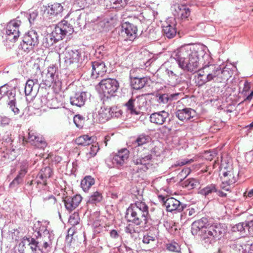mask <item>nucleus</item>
Segmentation results:
<instances>
[{
	"label": "nucleus",
	"instance_id": "f257e3e1",
	"mask_svg": "<svg viewBox=\"0 0 253 253\" xmlns=\"http://www.w3.org/2000/svg\"><path fill=\"white\" fill-rule=\"evenodd\" d=\"M205 49V47L200 44L185 45L173 51L172 56L179 68L184 71L195 73L200 69L201 57L205 60H211Z\"/></svg>",
	"mask_w": 253,
	"mask_h": 253
},
{
	"label": "nucleus",
	"instance_id": "f03ea898",
	"mask_svg": "<svg viewBox=\"0 0 253 253\" xmlns=\"http://www.w3.org/2000/svg\"><path fill=\"white\" fill-rule=\"evenodd\" d=\"M149 216L148 207L143 202L137 201L131 204L126 211V217L127 221L136 225L146 226Z\"/></svg>",
	"mask_w": 253,
	"mask_h": 253
},
{
	"label": "nucleus",
	"instance_id": "7ed1b4c3",
	"mask_svg": "<svg viewBox=\"0 0 253 253\" xmlns=\"http://www.w3.org/2000/svg\"><path fill=\"white\" fill-rule=\"evenodd\" d=\"M203 73H205L209 82L213 81L221 83L227 80L231 76V71L227 68L221 69L218 66L210 64V60H206L202 64Z\"/></svg>",
	"mask_w": 253,
	"mask_h": 253
},
{
	"label": "nucleus",
	"instance_id": "20e7f679",
	"mask_svg": "<svg viewBox=\"0 0 253 253\" xmlns=\"http://www.w3.org/2000/svg\"><path fill=\"white\" fill-rule=\"evenodd\" d=\"M226 232V228L223 225L215 224L210 225L201 235L203 244L207 247L213 244L219 240Z\"/></svg>",
	"mask_w": 253,
	"mask_h": 253
},
{
	"label": "nucleus",
	"instance_id": "39448f33",
	"mask_svg": "<svg viewBox=\"0 0 253 253\" xmlns=\"http://www.w3.org/2000/svg\"><path fill=\"white\" fill-rule=\"evenodd\" d=\"M99 90L104 96L108 98L112 96L118 89L119 84L114 79L107 78L102 80L98 84Z\"/></svg>",
	"mask_w": 253,
	"mask_h": 253
},
{
	"label": "nucleus",
	"instance_id": "423d86ee",
	"mask_svg": "<svg viewBox=\"0 0 253 253\" xmlns=\"http://www.w3.org/2000/svg\"><path fill=\"white\" fill-rule=\"evenodd\" d=\"M42 241H36L34 238H23L18 245L20 253H42L38 245Z\"/></svg>",
	"mask_w": 253,
	"mask_h": 253
},
{
	"label": "nucleus",
	"instance_id": "0eeeda50",
	"mask_svg": "<svg viewBox=\"0 0 253 253\" xmlns=\"http://www.w3.org/2000/svg\"><path fill=\"white\" fill-rule=\"evenodd\" d=\"M64 60L66 67H79L81 66L83 60L81 51L78 49H66Z\"/></svg>",
	"mask_w": 253,
	"mask_h": 253
},
{
	"label": "nucleus",
	"instance_id": "6e6552de",
	"mask_svg": "<svg viewBox=\"0 0 253 253\" xmlns=\"http://www.w3.org/2000/svg\"><path fill=\"white\" fill-rule=\"evenodd\" d=\"M74 32L73 26L65 20L58 23L51 32L57 41L62 40L66 36L71 35Z\"/></svg>",
	"mask_w": 253,
	"mask_h": 253
},
{
	"label": "nucleus",
	"instance_id": "1a4fd4ad",
	"mask_svg": "<svg viewBox=\"0 0 253 253\" xmlns=\"http://www.w3.org/2000/svg\"><path fill=\"white\" fill-rule=\"evenodd\" d=\"M39 42L38 33L34 30L29 31L25 34L21 44V48L25 52L28 53L33 50Z\"/></svg>",
	"mask_w": 253,
	"mask_h": 253
},
{
	"label": "nucleus",
	"instance_id": "9d476101",
	"mask_svg": "<svg viewBox=\"0 0 253 253\" xmlns=\"http://www.w3.org/2000/svg\"><path fill=\"white\" fill-rule=\"evenodd\" d=\"M220 168V172L222 174V179L224 180V182L232 185L235 183L237 181V176L234 173L232 166L230 163H227L225 160H223L222 157Z\"/></svg>",
	"mask_w": 253,
	"mask_h": 253
},
{
	"label": "nucleus",
	"instance_id": "9b49d317",
	"mask_svg": "<svg viewBox=\"0 0 253 253\" xmlns=\"http://www.w3.org/2000/svg\"><path fill=\"white\" fill-rule=\"evenodd\" d=\"M17 17L11 20L6 26V34L7 39L11 42H15L19 37L20 32L19 27L21 24V21Z\"/></svg>",
	"mask_w": 253,
	"mask_h": 253
},
{
	"label": "nucleus",
	"instance_id": "f8f14e48",
	"mask_svg": "<svg viewBox=\"0 0 253 253\" xmlns=\"http://www.w3.org/2000/svg\"><path fill=\"white\" fill-rule=\"evenodd\" d=\"M33 69L35 70V74L32 76V79H29L25 84V93L26 95H29L32 94L33 88L35 85H38L41 81V70L40 66L38 63H34Z\"/></svg>",
	"mask_w": 253,
	"mask_h": 253
},
{
	"label": "nucleus",
	"instance_id": "ddd939ff",
	"mask_svg": "<svg viewBox=\"0 0 253 253\" xmlns=\"http://www.w3.org/2000/svg\"><path fill=\"white\" fill-rule=\"evenodd\" d=\"M57 68L54 65L48 67L46 73L41 72V84L50 87L53 83H55L57 78Z\"/></svg>",
	"mask_w": 253,
	"mask_h": 253
},
{
	"label": "nucleus",
	"instance_id": "4468645a",
	"mask_svg": "<svg viewBox=\"0 0 253 253\" xmlns=\"http://www.w3.org/2000/svg\"><path fill=\"white\" fill-rule=\"evenodd\" d=\"M91 78L96 79L103 77L106 73L107 67L104 62L101 60H97L91 62Z\"/></svg>",
	"mask_w": 253,
	"mask_h": 253
},
{
	"label": "nucleus",
	"instance_id": "2eb2a0df",
	"mask_svg": "<svg viewBox=\"0 0 253 253\" xmlns=\"http://www.w3.org/2000/svg\"><path fill=\"white\" fill-rule=\"evenodd\" d=\"M152 155H141L134 156L133 158V163L138 166V169L140 170L146 171L152 166Z\"/></svg>",
	"mask_w": 253,
	"mask_h": 253
},
{
	"label": "nucleus",
	"instance_id": "dca6fc26",
	"mask_svg": "<svg viewBox=\"0 0 253 253\" xmlns=\"http://www.w3.org/2000/svg\"><path fill=\"white\" fill-rule=\"evenodd\" d=\"M28 131V137L27 138L24 137V140L30 143L38 148L43 149L46 146V143L43 138L39 136L33 130L29 129Z\"/></svg>",
	"mask_w": 253,
	"mask_h": 253
},
{
	"label": "nucleus",
	"instance_id": "f3484780",
	"mask_svg": "<svg viewBox=\"0 0 253 253\" xmlns=\"http://www.w3.org/2000/svg\"><path fill=\"white\" fill-rule=\"evenodd\" d=\"M176 22L173 18H169L163 25L164 35L169 39L173 38L176 35Z\"/></svg>",
	"mask_w": 253,
	"mask_h": 253
},
{
	"label": "nucleus",
	"instance_id": "a211bd4d",
	"mask_svg": "<svg viewBox=\"0 0 253 253\" xmlns=\"http://www.w3.org/2000/svg\"><path fill=\"white\" fill-rule=\"evenodd\" d=\"M129 152L126 149L124 148L115 154L112 158V163L116 167L119 168L123 166L126 163L129 157Z\"/></svg>",
	"mask_w": 253,
	"mask_h": 253
},
{
	"label": "nucleus",
	"instance_id": "6ab92c4d",
	"mask_svg": "<svg viewBox=\"0 0 253 253\" xmlns=\"http://www.w3.org/2000/svg\"><path fill=\"white\" fill-rule=\"evenodd\" d=\"M164 205L168 211L172 212L176 211L178 212L182 211L185 205L180 203L178 200L173 197H169L164 201Z\"/></svg>",
	"mask_w": 253,
	"mask_h": 253
},
{
	"label": "nucleus",
	"instance_id": "aec40b11",
	"mask_svg": "<svg viewBox=\"0 0 253 253\" xmlns=\"http://www.w3.org/2000/svg\"><path fill=\"white\" fill-rule=\"evenodd\" d=\"M82 200V197L80 195H76L73 197H66L63 201L66 209L71 212L78 207Z\"/></svg>",
	"mask_w": 253,
	"mask_h": 253
},
{
	"label": "nucleus",
	"instance_id": "412c9836",
	"mask_svg": "<svg viewBox=\"0 0 253 253\" xmlns=\"http://www.w3.org/2000/svg\"><path fill=\"white\" fill-rule=\"evenodd\" d=\"M173 14L177 18L185 19L190 14L189 9L185 5L176 4L173 6Z\"/></svg>",
	"mask_w": 253,
	"mask_h": 253
},
{
	"label": "nucleus",
	"instance_id": "4be33fe9",
	"mask_svg": "<svg viewBox=\"0 0 253 253\" xmlns=\"http://www.w3.org/2000/svg\"><path fill=\"white\" fill-rule=\"evenodd\" d=\"M122 33L129 41H133L137 36V27L132 24L126 22L122 25Z\"/></svg>",
	"mask_w": 253,
	"mask_h": 253
},
{
	"label": "nucleus",
	"instance_id": "5701e85b",
	"mask_svg": "<svg viewBox=\"0 0 253 253\" xmlns=\"http://www.w3.org/2000/svg\"><path fill=\"white\" fill-rule=\"evenodd\" d=\"M208 219L206 217H203L200 219L194 221L191 227V232L193 235H196L198 232L202 230V232L205 229L208 228L210 226Z\"/></svg>",
	"mask_w": 253,
	"mask_h": 253
},
{
	"label": "nucleus",
	"instance_id": "b1692460",
	"mask_svg": "<svg viewBox=\"0 0 253 253\" xmlns=\"http://www.w3.org/2000/svg\"><path fill=\"white\" fill-rule=\"evenodd\" d=\"M169 116L168 112L165 111H161L152 113L149 119L151 123L157 125H162L166 122Z\"/></svg>",
	"mask_w": 253,
	"mask_h": 253
},
{
	"label": "nucleus",
	"instance_id": "393cba45",
	"mask_svg": "<svg viewBox=\"0 0 253 253\" xmlns=\"http://www.w3.org/2000/svg\"><path fill=\"white\" fill-rule=\"evenodd\" d=\"M8 108L14 114L18 115L20 113V110L17 107L16 98V91L11 89L8 93V97L6 100Z\"/></svg>",
	"mask_w": 253,
	"mask_h": 253
},
{
	"label": "nucleus",
	"instance_id": "a878e982",
	"mask_svg": "<svg viewBox=\"0 0 253 253\" xmlns=\"http://www.w3.org/2000/svg\"><path fill=\"white\" fill-rule=\"evenodd\" d=\"M175 115L179 120L186 122L194 117L196 115V112L191 108H186L178 110L175 112Z\"/></svg>",
	"mask_w": 253,
	"mask_h": 253
},
{
	"label": "nucleus",
	"instance_id": "bb28decb",
	"mask_svg": "<svg viewBox=\"0 0 253 253\" xmlns=\"http://www.w3.org/2000/svg\"><path fill=\"white\" fill-rule=\"evenodd\" d=\"M34 228H35V231H37L38 236L40 237L39 239L40 240L41 238L47 237L49 239L51 237V235H53L52 232H50L47 229L45 222L44 224H42L41 222L38 221L35 224Z\"/></svg>",
	"mask_w": 253,
	"mask_h": 253
},
{
	"label": "nucleus",
	"instance_id": "cd10ccee",
	"mask_svg": "<svg viewBox=\"0 0 253 253\" xmlns=\"http://www.w3.org/2000/svg\"><path fill=\"white\" fill-rule=\"evenodd\" d=\"M52 171L50 168L45 167L42 169L36 177V182L37 184H42L44 185L46 184V180L51 177Z\"/></svg>",
	"mask_w": 253,
	"mask_h": 253
},
{
	"label": "nucleus",
	"instance_id": "c85d7f7f",
	"mask_svg": "<svg viewBox=\"0 0 253 253\" xmlns=\"http://www.w3.org/2000/svg\"><path fill=\"white\" fill-rule=\"evenodd\" d=\"M86 98L85 92H77L70 97V103L73 105L81 107L84 105Z\"/></svg>",
	"mask_w": 253,
	"mask_h": 253
},
{
	"label": "nucleus",
	"instance_id": "c756f323",
	"mask_svg": "<svg viewBox=\"0 0 253 253\" xmlns=\"http://www.w3.org/2000/svg\"><path fill=\"white\" fill-rule=\"evenodd\" d=\"M248 230L251 235H253V220L237 224L233 227L234 231L245 232Z\"/></svg>",
	"mask_w": 253,
	"mask_h": 253
},
{
	"label": "nucleus",
	"instance_id": "7c9ffc66",
	"mask_svg": "<svg viewBox=\"0 0 253 253\" xmlns=\"http://www.w3.org/2000/svg\"><path fill=\"white\" fill-rule=\"evenodd\" d=\"M47 13L48 15L52 17L61 16L62 12L63 10V7L60 3H55L48 6L46 8Z\"/></svg>",
	"mask_w": 253,
	"mask_h": 253
},
{
	"label": "nucleus",
	"instance_id": "2f4dec72",
	"mask_svg": "<svg viewBox=\"0 0 253 253\" xmlns=\"http://www.w3.org/2000/svg\"><path fill=\"white\" fill-rule=\"evenodd\" d=\"M131 78V85L135 89H140L143 88L148 82V79L146 77Z\"/></svg>",
	"mask_w": 253,
	"mask_h": 253
},
{
	"label": "nucleus",
	"instance_id": "473e14b6",
	"mask_svg": "<svg viewBox=\"0 0 253 253\" xmlns=\"http://www.w3.org/2000/svg\"><path fill=\"white\" fill-rule=\"evenodd\" d=\"M233 246L236 250H242L245 253H253V243L245 244L240 240L237 241Z\"/></svg>",
	"mask_w": 253,
	"mask_h": 253
},
{
	"label": "nucleus",
	"instance_id": "72a5a7b5",
	"mask_svg": "<svg viewBox=\"0 0 253 253\" xmlns=\"http://www.w3.org/2000/svg\"><path fill=\"white\" fill-rule=\"evenodd\" d=\"M39 100L41 102V105L42 107L44 106L50 108H55V107L53 105V103L56 101V99L52 98L51 96L48 93L41 96L39 98Z\"/></svg>",
	"mask_w": 253,
	"mask_h": 253
},
{
	"label": "nucleus",
	"instance_id": "f704fd0d",
	"mask_svg": "<svg viewBox=\"0 0 253 253\" xmlns=\"http://www.w3.org/2000/svg\"><path fill=\"white\" fill-rule=\"evenodd\" d=\"M158 231L157 229L150 230L143 236L142 242L145 244H149L151 242L155 241L158 238Z\"/></svg>",
	"mask_w": 253,
	"mask_h": 253
},
{
	"label": "nucleus",
	"instance_id": "c9c22d12",
	"mask_svg": "<svg viewBox=\"0 0 253 253\" xmlns=\"http://www.w3.org/2000/svg\"><path fill=\"white\" fill-rule=\"evenodd\" d=\"M199 72L195 76L194 81L196 86H201L207 82H209L208 80L206 77L205 73H203L202 67L199 70H198Z\"/></svg>",
	"mask_w": 253,
	"mask_h": 253
},
{
	"label": "nucleus",
	"instance_id": "e433bc0d",
	"mask_svg": "<svg viewBox=\"0 0 253 253\" xmlns=\"http://www.w3.org/2000/svg\"><path fill=\"white\" fill-rule=\"evenodd\" d=\"M166 73L167 75L168 76V81L169 85L175 86L180 83V80L178 75L168 69L166 70Z\"/></svg>",
	"mask_w": 253,
	"mask_h": 253
},
{
	"label": "nucleus",
	"instance_id": "4c0bfd02",
	"mask_svg": "<svg viewBox=\"0 0 253 253\" xmlns=\"http://www.w3.org/2000/svg\"><path fill=\"white\" fill-rule=\"evenodd\" d=\"M111 108L101 107L98 111V117L100 122H105L112 118Z\"/></svg>",
	"mask_w": 253,
	"mask_h": 253
},
{
	"label": "nucleus",
	"instance_id": "58836bf2",
	"mask_svg": "<svg viewBox=\"0 0 253 253\" xmlns=\"http://www.w3.org/2000/svg\"><path fill=\"white\" fill-rule=\"evenodd\" d=\"M102 200V196L100 192L96 191L93 192L88 197L87 201V204L96 205L100 203Z\"/></svg>",
	"mask_w": 253,
	"mask_h": 253
},
{
	"label": "nucleus",
	"instance_id": "ea45409f",
	"mask_svg": "<svg viewBox=\"0 0 253 253\" xmlns=\"http://www.w3.org/2000/svg\"><path fill=\"white\" fill-rule=\"evenodd\" d=\"M94 179L91 176H86L81 181V185L83 190L86 192L94 184Z\"/></svg>",
	"mask_w": 253,
	"mask_h": 253
},
{
	"label": "nucleus",
	"instance_id": "a19ab883",
	"mask_svg": "<svg viewBox=\"0 0 253 253\" xmlns=\"http://www.w3.org/2000/svg\"><path fill=\"white\" fill-rule=\"evenodd\" d=\"M93 139L92 137L84 135L76 138L75 142L79 145L86 146L91 144Z\"/></svg>",
	"mask_w": 253,
	"mask_h": 253
},
{
	"label": "nucleus",
	"instance_id": "79ce46f5",
	"mask_svg": "<svg viewBox=\"0 0 253 253\" xmlns=\"http://www.w3.org/2000/svg\"><path fill=\"white\" fill-rule=\"evenodd\" d=\"M57 42V40L55 39L54 36H53L52 33H51L50 34L46 35L43 39L42 45L44 47L48 48L53 45V44Z\"/></svg>",
	"mask_w": 253,
	"mask_h": 253
},
{
	"label": "nucleus",
	"instance_id": "37998d69",
	"mask_svg": "<svg viewBox=\"0 0 253 253\" xmlns=\"http://www.w3.org/2000/svg\"><path fill=\"white\" fill-rule=\"evenodd\" d=\"M199 185V182L197 179L195 178L188 179L183 181L182 183V186L186 188L188 190L194 189L197 187Z\"/></svg>",
	"mask_w": 253,
	"mask_h": 253
},
{
	"label": "nucleus",
	"instance_id": "c03bdc74",
	"mask_svg": "<svg viewBox=\"0 0 253 253\" xmlns=\"http://www.w3.org/2000/svg\"><path fill=\"white\" fill-rule=\"evenodd\" d=\"M215 192H217V188L215 185L211 184L201 189L199 191V193L207 196Z\"/></svg>",
	"mask_w": 253,
	"mask_h": 253
},
{
	"label": "nucleus",
	"instance_id": "a18cd8bd",
	"mask_svg": "<svg viewBox=\"0 0 253 253\" xmlns=\"http://www.w3.org/2000/svg\"><path fill=\"white\" fill-rule=\"evenodd\" d=\"M135 99L130 98L126 104L125 106L126 108V110L131 114H137V112L135 108Z\"/></svg>",
	"mask_w": 253,
	"mask_h": 253
},
{
	"label": "nucleus",
	"instance_id": "49530a36",
	"mask_svg": "<svg viewBox=\"0 0 253 253\" xmlns=\"http://www.w3.org/2000/svg\"><path fill=\"white\" fill-rule=\"evenodd\" d=\"M167 249L169 251L178 253H180L181 251L180 245L175 242L168 244L167 245Z\"/></svg>",
	"mask_w": 253,
	"mask_h": 253
},
{
	"label": "nucleus",
	"instance_id": "de8ad7c7",
	"mask_svg": "<svg viewBox=\"0 0 253 253\" xmlns=\"http://www.w3.org/2000/svg\"><path fill=\"white\" fill-rule=\"evenodd\" d=\"M28 168V163L27 162H22L20 166V170L19 171L18 174L17 175V177L22 180L23 177H24V176L27 172Z\"/></svg>",
	"mask_w": 253,
	"mask_h": 253
},
{
	"label": "nucleus",
	"instance_id": "09e8293b",
	"mask_svg": "<svg viewBox=\"0 0 253 253\" xmlns=\"http://www.w3.org/2000/svg\"><path fill=\"white\" fill-rule=\"evenodd\" d=\"M125 231L126 233L129 234L131 236H134L135 234L140 232V228L135 227L133 225L129 224L125 228Z\"/></svg>",
	"mask_w": 253,
	"mask_h": 253
},
{
	"label": "nucleus",
	"instance_id": "8fccbe9b",
	"mask_svg": "<svg viewBox=\"0 0 253 253\" xmlns=\"http://www.w3.org/2000/svg\"><path fill=\"white\" fill-rule=\"evenodd\" d=\"M191 169L189 168L183 169L177 175V179L182 181L190 173Z\"/></svg>",
	"mask_w": 253,
	"mask_h": 253
},
{
	"label": "nucleus",
	"instance_id": "3c124183",
	"mask_svg": "<svg viewBox=\"0 0 253 253\" xmlns=\"http://www.w3.org/2000/svg\"><path fill=\"white\" fill-rule=\"evenodd\" d=\"M157 101L160 104L169 103L168 93L158 94L156 95Z\"/></svg>",
	"mask_w": 253,
	"mask_h": 253
},
{
	"label": "nucleus",
	"instance_id": "603ef678",
	"mask_svg": "<svg viewBox=\"0 0 253 253\" xmlns=\"http://www.w3.org/2000/svg\"><path fill=\"white\" fill-rule=\"evenodd\" d=\"M194 162V160L192 159H183L177 161L173 165H172L171 168L176 167L178 166H182L187 164L191 163Z\"/></svg>",
	"mask_w": 253,
	"mask_h": 253
},
{
	"label": "nucleus",
	"instance_id": "864d4df0",
	"mask_svg": "<svg viewBox=\"0 0 253 253\" xmlns=\"http://www.w3.org/2000/svg\"><path fill=\"white\" fill-rule=\"evenodd\" d=\"M111 5L113 8H116L121 6H124L126 4L127 0H110Z\"/></svg>",
	"mask_w": 253,
	"mask_h": 253
},
{
	"label": "nucleus",
	"instance_id": "5fc2aeb1",
	"mask_svg": "<svg viewBox=\"0 0 253 253\" xmlns=\"http://www.w3.org/2000/svg\"><path fill=\"white\" fill-rule=\"evenodd\" d=\"M74 122L77 127H82L84 122V118L80 115H77L74 118Z\"/></svg>",
	"mask_w": 253,
	"mask_h": 253
},
{
	"label": "nucleus",
	"instance_id": "6e6d98bb",
	"mask_svg": "<svg viewBox=\"0 0 253 253\" xmlns=\"http://www.w3.org/2000/svg\"><path fill=\"white\" fill-rule=\"evenodd\" d=\"M44 202L45 205L48 206H53L56 204V199L52 195L44 198Z\"/></svg>",
	"mask_w": 253,
	"mask_h": 253
},
{
	"label": "nucleus",
	"instance_id": "4d7b16f0",
	"mask_svg": "<svg viewBox=\"0 0 253 253\" xmlns=\"http://www.w3.org/2000/svg\"><path fill=\"white\" fill-rule=\"evenodd\" d=\"M11 119L6 116H0V126L4 127L9 125Z\"/></svg>",
	"mask_w": 253,
	"mask_h": 253
},
{
	"label": "nucleus",
	"instance_id": "13d9d810",
	"mask_svg": "<svg viewBox=\"0 0 253 253\" xmlns=\"http://www.w3.org/2000/svg\"><path fill=\"white\" fill-rule=\"evenodd\" d=\"M150 137L147 135H141L136 139L138 145L140 146L146 143L149 141Z\"/></svg>",
	"mask_w": 253,
	"mask_h": 253
},
{
	"label": "nucleus",
	"instance_id": "bf43d9fd",
	"mask_svg": "<svg viewBox=\"0 0 253 253\" xmlns=\"http://www.w3.org/2000/svg\"><path fill=\"white\" fill-rule=\"evenodd\" d=\"M105 54L106 51L104 50V47L100 46L95 50L94 55L96 58L101 59Z\"/></svg>",
	"mask_w": 253,
	"mask_h": 253
},
{
	"label": "nucleus",
	"instance_id": "052dcab7",
	"mask_svg": "<svg viewBox=\"0 0 253 253\" xmlns=\"http://www.w3.org/2000/svg\"><path fill=\"white\" fill-rule=\"evenodd\" d=\"M99 150V148L96 145H92L90 148L89 152L86 154L88 158L95 156Z\"/></svg>",
	"mask_w": 253,
	"mask_h": 253
},
{
	"label": "nucleus",
	"instance_id": "680f3d73",
	"mask_svg": "<svg viewBox=\"0 0 253 253\" xmlns=\"http://www.w3.org/2000/svg\"><path fill=\"white\" fill-rule=\"evenodd\" d=\"M10 90L8 89V86L6 85L0 87V99L3 96L8 97V93L10 92Z\"/></svg>",
	"mask_w": 253,
	"mask_h": 253
},
{
	"label": "nucleus",
	"instance_id": "e2e57ef3",
	"mask_svg": "<svg viewBox=\"0 0 253 253\" xmlns=\"http://www.w3.org/2000/svg\"><path fill=\"white\" fill-rule=\"evenodd\" d=\"M87 0H74V5L80 8H84L86 6Z\"/></svg>",
	"mask_w": 253,
	"mask_h": 253
},
{
	"label": "nucleus",
	"instance_id": "0e129e2a",
	"mask_svg": "<svg viewBox=\"0 0 253 253\" xmlns=\"http://www.w3.org/2000/svg\"><path fill=\"white\" fill-rule=\"evenodd\" d=\"M43 242V247L46 249L51 244V241L53 239V235H51L50 238H42Z\"/></svg>",
	"mask_w": 253,
	"mask_h": 253
},
{
	"label": "nucleus",
	"instance_id": "69168bd1",
	"mask_svg": "<svg viewBox=\"0 0 253 253\" xmlns=\"http://www.w3.org/2000/svg\"><path fill=\"white\" fill-rule=\"evenodd\" d=\"M217 153L216 151H206L205 153L204 157L205 159L211 161L213 158L216 156Z\"/></svg>",
	"mask_w": 253,
	"mask_h": 253
},
{
	"label": "nucleus",
	"instance_id": "338daca9",
	"mask_svg": "<svg viewBox=\"0 0 253 253\" xmlns=\"http://www.w3.org/2000/svg\"><path fill=\"white\" fill-rule=\"evenodd\" d=\"M122 114V111L117 108H111V115L112 117L118 118Z\"/></svg>",
	"mask_w": 253,
	"mask_h": 253
},
{
	"label": "nucleus",
	"instance_id": "774afa93",
	"mask_svg": "<svg viewBox=\"0 0 253 253\" xmlns=\"http://www.w3.org/2000/svg\"><path fill=\"white\" fill-rule=\"evenodd\" d=\"M79 218L78 217V215L76 214H74L70 216V218L69 219V222L73 225H77L79 223Z\"/></svg>",
	"mask_w": 253,
	"mask_h": 253
}]
</instances>
